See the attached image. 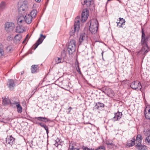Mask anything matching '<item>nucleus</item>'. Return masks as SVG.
<instances>
[{
  "mask_svg": "<svg viewBox=\"0 0 150 150\" xmlns=\"http://www.w3.org/2000/svg\"><path fill=\"white\" fill-rule=\"evenodd\" d=\"M135 142L134 138L133 140L128 141L126 145V147H132L134 145H135Z\"/></svg>",
  "mask_w": 150,
  "mask_h": 150,
  "instance_id": "obj_21",
  "label": "nucleus"
},
{
  "mask_svg": "<svg viewBox=\"0 0 150 150\" xmlns=\"http://www.w3.org/2000/svg\"><path fill=\"white\" fill-rule=\"evenodd\" d=\"M5 53L3 46L1 43H0V58H2L4 56Z\"/></svg>",
  "mask_w": 150,
  "mask_h": 150,
  "instance_id": "obj_22",
  "label": "nucleus"
},
{
  "mask_svg": "<svg viewBox=\"0 0 150 150\" xmlns=\"http://www.w3.org/2000/svg\"><path fill=\"white\" fill-rule=\"evenodd\" d=\"M119 19V21L117 22V26H119L120 28L122 27V25L125 24V19L122 18H120Z\"/></svg>",
  "mask_w": 150,
  "mask_h": 150,
  "instance_id": "obj_19",
  "label": "nucleus"
},
{
  "mask_svg": "<svg viewBox=\"0 0 150 150\" xmlns=\"http://www.w3.org/2000/svg\"><path fill=\"white\" fill-rule=\"evenodd\" d=\"M73 150H79V148H75Z\"/></svg>",
  "mask_w": 150,
  "mask_h": 150,
  "instance_id": "obj_51",
  "label": "nucleus"
},
{
  "mask_svg": "<svg viewBox=\"0 0 150 150\" xmlns=\"http://www.w3.org/2000/svg\"><path fill=\"white\" fill-rule=\"evenodd\" d=\"M13 40V38L10 36H8L7 38V40L8 41H11Z\"/></svg>",
  "mask_w": 150,
  "mask_h": 150,
  "instance_id": "obj_42",
  "label": "nucleus"
},
{
  "mask_svg": "<svg viewBox=\"0 0 150 150\" xmlns=\"http://www.w3.org/2000/svg\"><path fill=\"white\" fill-rule=\"evenodd\" d=\"M135 147L138 150H147V146L144 145H142V143L141 144H136Z\"/></svg>",
  "mask_w": 150,
  "mask_h": 150,
  "instance_id": "obj_17",
  "label": "nucleus"
},
{
  "mask_svg": "<svg viewBox=\"0 0 150 150\" xmlns=\"http://www.w3.org/2000/svg\"><path fill=\"white\" fill-rule=\"evenodd\" d=\"M142 44V47L141 49V52L144 55V58L147 53L149 51V47L148 45L146 42L143 43V44Z\"/></svg>",
  "mask_w": 150,
  "mask_h": 150,
  "instance_id": "obj_9",
  "label": "nucleus"
},
{
  "mask_svg": "<svg viewBox=\"0 0 150 150\" xmlns=\"http://www.w3.org/2000/svg\"><path fill=\"white\" fill-rule=\"evenodd\" d=\"M27 1H24L22 4L18 9L19 12H21V13H24L25 12V11L27 9Z\"/></svg>",
  "mask_w": 150,
  "mask_h": 150,
  "instance_id": "obj_8",
  "label": "nucleus"
},
{
  "mask_svg": "<svg viewBox=\"0 0 150 150\" xmlns=\"http://www.w3.org/2000/svg\"><path fill=\"white\" fill-rule=\"evenodd\" d=\"M112 142L111 140H108L106 141V143L107 145H109L111 146H113L114 145Z\"/></svg>",
  "mask_w": 150,
  "mask_h": 150,
  "instance_id": "obj_37",
  "label": "nucleus"
},
{
  "mask_svg": "<svg viewBox=\"0 0 150 150\" xmlns=\"http://www.w3.org/2000/svg\"><path fill=\"white\" fill-rule=\"evenodd\" d=\"M104 52L103 51H102V52L101 53L102 56V57H103V53Z\"/></svg>",
  "mask_w": 150,
  "mask_h": 150,
  "instance_id": "obj_52",
  "label": "nucleus"
},
{
  "mask_svg": "<svg viewBox=\"0 0 150 150\" xmlns=\"http://www.w3.org/2000/svg\"><path fill=\"white\" fill-rule=\"evenodd\" d=\"M104 106V104L98 102L96 103L94 106V108L96 109H98L99 108H103Z\"/></svg>",
  "mask_w": 150,
  "mask_h": 150,
  "instance_id": "obj_25",
  "label": "nucleus"
},
{
  "mask_svg": "<svg viewBox=\"0 0 150 150\" xmlns=\"http://www.w3.org/2000/svg\"><path fill=\"white\" fill-rule=\"evenodd\" d=\"M46 37V36L43 35L42 34H40V37L39 38L37 42L35 44V47L34 48V50L42 42L43 40Z\"/></svg>",
  "mask_w": 150,
  "mask_h": 150,
  "instance_id": "obj_10",
  "label": "nucleus"
},
{
  "mask_svg": "<svg viewBox=\"0 0 150 150\" xmlns=\"http://www.w3.org/2000/svg\"><path fill=\"white\" fill-rule=\"evenodd\" d=\"M18 104H19V103L16 101H14L13 103L11 102L10 101V104L12 106H13V105H16V106Z\"/></svg>",
  "mask_w": 150,
  "mask_h": 150,
  "instance_id": "obj_40",
  "label": "nucleus"
},
{
  "mask_svg": "<svg viewBox=\"0 0 150 150\" xmlns=\"http://www.w3.org/2000/svg\"><path fill=\"white\" fill-rule=\"evenodd\" d=\"M74 23V31L75 33H77L79 31L80 28V17L79 16L75 18Z\"/></svg>",
  "mask_w": 150,
  "mask_h": 150,
  "instance_id": "obj_7",
  "label": "nucleus"
},
{
  "mask_svg": "<svg viewBox=\"0 0 150 150\" xmlns=\"http://www.w3.org/2000/svg\"><path fill=\"white\" fill-rule=\"evenodd\" d=\"M16 107L17 108V111L18 113H21L22 112V108L20 104H19L17 105Z\"/></svg>",
  "mask_w": 150,
  "mask_h": 150,
  "instance_id": "obj_27",
  "label": "nucleus"
},
{
  "mask_svg": "<svg viewBox=\"0 0 150 150\" xmlns=\"http://www.w3.org/2000/svg\"><path fill=\"white\" fill-rule=\"evenodd\" d=\"M62 88L65 90H68L69 89V85H66V86H63Z\"/></svg>",
  "mask_w": 150,
  "mask_h": 150,
  "instance_id": "obj_41",
  "label": "nucleus"
},
{
  "mask_svg": "<svg viewBox=\"0 0 150 150\" xmlns=\"http://www.w3.org/2000/svg\"><path fill=\"white\" fill-rule=\"evenodd\" d=\"M33 19L30 14H28L25 16V17L23 16H21L18 18L17 20L18 23L20 24H24L25 22L28 24L30 23Z\"/></svg>",
  "mask_w": 150,
  "mask_h": 150,
  "instance_id": "obj_1",
  "label": "nucleus"
},
{
  "mask_svg": "<svg viewBox=\"0 0 150 150\" xmlns=\"http://www.w3.org/2000/svg\"><path fill=\"white\" fill-rule=\"evenodd\" d=\"M15 138L11 135L8 136L6 138V142L7 144L12 145L15 140Z\"/></svg>",
  "mask_w": 150,
  "mask_h": 150,
  "instance_id": "obj_13",
  "label": "nucleus"
},
{
  "mask_svg": "<svg viewBox=\"0 0 150 150\" xmlns=\"http://www.w3.org/2000/svg\"><path fill=\"white\" fill-rule=\"evenodd\" d=\"M34 119L39 121H42L45 122H46L48 121L47 119L45 117H35Z\"/></svg>",
  "mask_w": 150,
  "mask_h": 150,
  "instance_id": "obj_23",
  "label": "nucleus"
},
{
  "mask_svg": "<svg viewBox=\"0 0 150 150\" xmlns=\"http://www.w3.org/2000/svg\"><path fill=\"white\" fill-rule=\"evenodd\" d=\"M105 147L103 145L99 146L95 150H105Z\"/></svg>",
  "mask_w": 150,
  "mask_h": 150,
  "instance_id": "obj_36",
  "label": "nucleus"
},
{
  "mask_svg": "<svg viewBox=\"0 0 150 150\" xmlns=\"http://www.w3.org/2000/svg\"><path fill=\"white\" fill-rule=\"evenodd\" d=\"M76 42L74 40H71L69 43L68 47V50L69 54H72L76 48Z\"/></svg>",
  "mask_w": 150,
  "mask_h": 150,
  "instance_id": "obj_3",
  "label": "nucleus"
},
{
  "mask_svg": "<svg viewBox=\"0 0 150 150\" xmlns=\"http://www.w3.org/2000/svg\"><path fill=\"white\" fill-rule=\"evenodd\" d=\"M130 86L133 89H137V91L141 90L142 88L141 84L139 81H138L132 82Z\"/></svg>",
  "mask_w": 150,
  "mask_h": 150,
  "instance_id": "obj_6",
  "label": "nucleus"
},
{
  "mask_svg": "<svg viewBox=\"0 0 150 150\" xmlns=\"http://www.w3.org/2000/svg\"><path fill=\"white\" fill-rule=\"evenodd\" d=\"M72 109V108L71 107H70L68 109V110H69V111H68V112H67V113L69 114V113L70 111H71V110Z\"/></svg>",
  "mask_w": 150,
  "mask_h": 150,
  "instance_id": "obj_45",
  "label": "nucleus"
},
{
  "mask_svg": "<svg viewBox=\"0 0 150 150\" xmlns=\"http://www.w3.org/2000/svg\"><path fill=\"white\" fill-rule=\"evenodd\" d=\"M91 0H81V3L83 5H84L86 4L87 5L90 4Z\"/></svg>",
  "mask_w": 150,
  "mask_h": 150,
  "instance_id": "obj_29",
  "label": "nucleus"
},
{
  "mask_svg": "<svg viewBox=\"0 0 150 150\" xmlns=\"http://www.w3.org/2000/svg\"><path fill=\"white\" fill-rule=\"evenodd\" d=\"M82 149L83 150H94V149L93 148H88L87 146H83L82 147Z\"/></svg>",
  "mask_w": 150,
  "mask_h": 150,
  "instance_id": "obj_38",
  "label": "nucleus"
},
{
  "mask_svg": "<svg viewBox=\"0 0 150 150\" xmlns=\"http://www.w3.org/2000/svg\"><path fill=\"white\" fill-rule=\"evenodd\" d=\"M37 13V11L36 10H33L29 14L33 18H35Z\"/></svg>",
  "mask_w": 150,
  "mask_h": 150,
  "instance_id": "obj_26",
  "label": "nucleus"
},
{
  "mask_svg": "<svg viewBox=\"0 0 150 150\" xmlns=\"http://www.w3.org/2000/svg\"><path fill=\"white\" fill-rule=\"evenodd\" d=\"M14 28V23L12 22H6L5 24V29L7 32L12 31Z\"/></svg>",
  "mask_w": 150,
  "mask_h": 150,
  "instance_id": "obj_5",
  "label": "nucleus"
},
{
  "mask_svg": "<svg viewBox=\"0 0 150 150\" xmlns=\"http://www.w3.org/2000/svg\"><path fill=\"white\" fill-rule=\"evenodd\" d=\"M35 1L36 2L39 3L40 2L41 0H35Z\"/></svg>",
  "mask_w": 150,
  "mask_h": 150,
  "instance_id": "obj_48",
  "label": "nucleus"
},
{
  "mask_svg": "<svg viewBox=\"0 0 150 150\" xmlns=\"http://www.w3.org/2000/svg\"><path fill=\"white\" fill-rule=\"evenodd\" d=\"M144 134L146 135L147 136H149L150 135V129L145 130L144 131Z\"/></svg>",
  "mask_w": 150,
  "mask_h": 150,
  "instance_id": "obj_35",
  "label": "nucleus"
},
{
  "mask_svg": "<svg viewBox=\"0 0 150 150\" xmlns=\"http://www.w3.org/2000/svg\"><path fill=\"white\" fill-rule=\"evenodd\" d=\"M36 124H38V125H39L42 127H44V125H45V124H43V123H42L39 122H36Z\"/></svg>",
  "mask_w": 150,
  "mask_h": 150,
  "instance_id": "obj_43",
  "label": "nucleus"
},
{
  "mask_svg": "<svg viewBox=\"0 0 150 150\" xmlns=\"http://www.w3.org/2000/svg\"><path fill=\"white\" fill-rule=\"evenodd\" d=\"M55 61L56 64H58L61 62L62 58L57 57L55 58Z\"/></svg>",
  "mask_w": 150,
  "mask_h": 150,
  "instance_id": "obj_34",
  "label": "nucleus"
},
{
  "mask_svg": "<svg viewBox=\"0 0 150 150\" xmlns=\"http://www.w3.org/2000/svg\"><path fill=\"white\" fill-rule=\"evenodd\" d=\"M37 65H33L31 67V71L32 73H34L38 71Z\"/></svg>",
  "mask_w": 150,
  "mask_h": 150,
  "instance_id": "obj_24",
  "label": "nucleus"
},
{
  "mask_svg": "<svg viewBox=\"0 0 150 150\" xmlns=\"http://www.w3.org/2000/svg\"><path fill=\"white\" fill-rule=\"evenodd\" d=\"M28 36V35H27L26 38H25V39L23 41V43H24L25 42V40H26V39L27 38Z\"/></svg>",
  "mask_w": 150,
  "mask_h": 150,
  "instance_id": "obj_49",
  "label": "nucleus"
},
{
  "mask_svg": "<svg viewBox=\"0 0 150 150\" xmlns=\"http://www.w3.org/2000/svg\"><path fill=\"white\" fill-rule=\"evenodd\" d=\"M76 69H77V71L79 73V74H81V71H80V69H79V66H78V68H76Z\"/></svg>",
  "mask_w": 150,
  "mask_h": 150,
  "instance_id": "obj_44",
  "label": "nucleus"
},
{
  "mask_svg": "<svg viewBox=\"0 0 150 150\" xmlns=\"http://www.w3.org/2000/svg\"><path fill=\"white\" fill-rule=\"evenodd\" d=\"M45 129L46 130V133L47 134H48V133H49L48 128V127H47L46 128V129Z\"/></svg>",
  "mask_w": 150,
  "mask_h": 150,
  "instance_id": "obj_47",
  "label": "nucleus"
},
{
  "mask_svg": "<svg viewBox=\"0 0 150 150\" xmlns=\"http://www.w3.org/2000/svg\"><path fill=\"white\" fill-rule=\"evenodd\" d=\"M115 116L113 118L114 121H115L118 120L120 119L122 116V114L121 112H118L115 113Z\"/></svg>",
  "mask_w": 150,
  "mask_h": 150,
  "instance_id": "obj_14",
  "label": "nucleus"
},
{
  "mask_svg": "<svg viewBox=\"0 0 150 150\" xmlns=\"http://www.w3.org/2000/svg\"><path fill=\"white\" fill-rule=\"evenodd\" d=\"M76 144L74 142H71L70 143L69 148L70 149L73 150L75 148V147Z\"/></svg>",
  "mask_w": 150,
  "mask_h": 150,
  "instance_id": "obj_28",
  "label": "nucleus"
},
{
  "mask_svg": "<svg viewBox=\"0 0 150 150\" xmlns=\"http://www.w3.org/2000/svg\"><path fill=\"white\" fill-rule=\"evenodd\" d=\"M145 142L146 144L150 145V135L146 137L145 139Z\"/></svg>",
  "mask_w": 150,
  "mask_h": 150,
  "instance_id": "obj_31",
  "label": "nucleus"
},
{
  "mask_svg": "<svg viewBox=\"0 0 150 150\" xmlns=\"http://www.w3.org/2000/svg\"><path fill=\"white\" fill-rule=\"evenodd\" d=\"M47 126L45 125H44V127H42L44 128L45 129H46V128L47 127Z\"/></svg>",
  "mask_w": 150,
  "mask_h": 150,
  "instance_id": "obj_50",
  "label": "nucleus"
},
{
  "mask_svg": "<svg viewBox=\"0 0 150 150\" xmlns=\"http://www.w3.org/2000/svg\"><path fill=\"white\" fill-rule=\"evenodd\" d=\"M2 104L5 106L8 105L10 103V100L9 98H2Z\"/></svg>",
  "mask_w": 150,
  "mask_h": 150,
  "instance_id": "obj_18",
  "label": "nucleus"
},
{
  "mask_svg": "<svg viewBox=\"0 0 150 150\" xmlns=\"http://www.w3.org/2000/svg\"><path fill=\"white\" fill-rule=\"evenodd\" d=\"M23 73H24V72H23V71L21 73V75H22V74H23Z\"/></svg>",
  "mask_w": 150,
  "mask_h": 150,
  "instance_id": "obj_54",
  "label": "nucleus"
},
{
  "mask_svg": "<svg viewBox=\"0 0 150 150\" xmlns=\"http://www.w3.org/2000/svg\"><path fill=\"white\" fill-rule=\"evenodd\" d=\"M54 145L56 146H57L58 145L57 143H55Z\"/></svg>",
  "mask_w": 150,
  "mask_h": 150,
  "instance_id": "obj_53",
  "label": "nucleus"
},
{
  "mask_svg": "<svg viewBox=\"0 0 150 150\" xmlns=\"http://www.w3.org/2000/svg\"><path fill=\"white\" fill-rule=\"evenodd\" d=\"M89 16V11L87 9L83 10L81 15V21L82 23H84L87 20Z\"/></svg>",
  "mask_w": 150,
  "mask_h": 150,
  "instance_id": "obj_4",
  "label": "nucleus"
},
{
  "mask_svg": "<svg viewBox=\"0 0 150 150\" xmlns=\"http://www.w3.org/2000/svg\"><path fill=\"white\" fill-rule=\"evenodd\" d=\"M6 50L8 52H11L13 50V49L11 46L7 47L6 48Z\"/></svg>",
  "mask_w": 150,
  "mask_h": 150,
  "instance_id": "obj_39",
  "label": "nucleus"
},
{
  "mask_svg": "<svg viewBox=\"0 0 150 150\" xmlns=\"http://www.w3.org/2000/svg\"><path fill=\"white\" fill-rule=\"evenodd\" d=\"M24 28L23 26H18L16 28V31L17 33H23L24 31Z\"/></svg>",
  "mask_w": 150,
  "mask_h": 150,
  "instance_id": "obj_20",
  "label": "nucleus"
},
{
  "mask_svg": "<svg viewBox=\"0 0 150 150\" xmlns=\"http://www.w3.org/2000/svg\"><path fill=\"white\" fill-rule=\"evenodd\" d=\"M21 38V36L18 34L16 35L14 37V39L18 41H20Z\"/></svg>",
  "mask_w": 150,
  "mask_h": 150,
  "instance_id": "obj_33",
  "label": "nucleus"
},
{
  "mask_svg": "<svg viewBox=\"0 0 150 150\" xmlns=\"http://www.w3.org/2000/svg\"><path fill=\"white\" fill-rule=\"evenodd\" d=\"M143 137L140 134L137 135L135 139V145L136 144H141L142 143V142Z\"/></svg>",
  "mask_w": 150,
  "mask_h": 150,
  "instance_id": "obj_16",
  "label": "nucleus"
},
{
  "mask_svg": "<svg viewBox=\"0 0 150 150\" xmlns=\"http://www.w3.org/2000/svg\"><path fill=\"white\" fill-rule=\"evenodd\" d=\"M144 114L146 119L150 120V106H147L145 108Z\"/></svg>",
  "mask_w": 150,
  "mask_h": 150,
  "instance_id": "obj_11",
  "label": "nucleus"
},
{
  "mask_svg": "<svg viewBox=\"0 0 150 150\" xmlns=\"http://www.w3.org/2000/svg\"><path fill=\"white\" fill-rule=\"evenodd\" d=\"M45 129L46 130V133L47 134H48V133H49L48 128V127H47L46 128V129Z\"/></svg>",
  "mask_w": 150,
  "mask_h": 150,
  "instance_id": "obj_46",
  "label": "nucleus"
},
{
  "mask_svg": "<svg viewBox=\"0 0 150 150\" xmlns=\"http://www.w3.org/2000/svg\"><path fill=\"white\" fill-rule=\"evenodd\" d=\"M88 36L85 33H82L80 35L79 39V42L81 43L84 40H87Z\"/></svg>",
  "mask_w": 150,
  "mask_h": 150,
  "instance_id": "obj_15",
  "label": "nucleus"
},
{
  "mask_svg": "<svg viewBox=\"0 0 150 150\" xmlns=\"http://www.w3.org/2000/svg\"><path fill=\"white\" fill-rule=\"evenodd\" d=\"M5 8V3L4 2H2L0 4V11H1L4 9Z\"/></svg>",
  "mask_w": 150,
  "mask_h": 150,
  "instance_id": "obj_32",
  "label": "nucleus"
},
{
  "mask_svg": "<svg viewBox=\"0 0 150 150\" xmlns=\"http://www.w3.org/2000/svg\"><path fill=\"white\" fill-rule=\"evenodd\" d=\"M7 85L10 90H13L15 86L13 80L12 79L8 80L7 83Z\"/></svg>",
  "mask_w": 150,
  "mask_h": 150,
  "instance_id": "obj_12",
  "label": "nucleus"
},
{
  "mask_svg": "<svg viewBox=\"0 0 150 150\" xmlns=\"http://www.w3.org/2000/svg\"><path fill=\"white\" fill-rule=\"evenodd\" d=\"M98 23L96 19H93L91 20L89 29L92 34H94L96 33L98 31Z\"/></svg>",
  "mask_w": 150,
  "mask_h": 150,
  "instance_id": "obj_2",
  "label": "nucleus"
},
{
  "mask_svg": "<svg viewBox=\"0 0 150 150\" xmlns=\"http://www.w3.org/2000/svg\"><path fill=\"white\" fill-rule=\"evenodd\" d=\"M145 35L144 32L143 30H142V40L141 42L142 44H143V43L145 42Z\"/></svg>",
  "mask_w": 150,
  "mask_h": 150,
  "instance_id": "obj_30",
  "label": "nucleus"
}]
</instances>
